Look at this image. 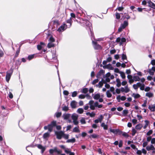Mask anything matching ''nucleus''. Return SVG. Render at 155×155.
<instances>
[{"label":"nucleus","mask_w":155,"mask_h":155,"mask_svg":"<svg viewBox=\"0 0 155 155\" xmlns=\"http://www.w3.org/2000/svg\"><path fill=\"white\" fill-rule=\"evenodd\" d=\"M37 147L39 149H41V153H43L44 152L45 150V148L40 144H38L37 145Z\"/></svg>","instance_id":"f3484780"},{"label":"nucleus","mask_w":155,"mask_h":155,"mask_svg":"<svg viewBox=\"0 0 155 155\" xmlns=\"http://www.w3.org/2000/svg\"><path fill=\"white\" fill-rule=\"evenodd\" d=\"M103 83H103V81L102 80V81H100L98 84H97L96 85V86L97 87H98L99 88H101L103 85Z\"/></svg>","instance_id":"aec40b11"},{"label":"nucleus","mask_w":155,"mask_h":155,"mask_svg":"<svg viewBox=\"0 0 155 155\" xmlns=\"http://www.w3.org/2000/svg\"><path fill=\"white\" fill-rule=\"evenodd\" d=\"M77 112L80 114H81L84 112V110L82 108H79L77 110Z\"/></svg>","instance_id":"473e14b6"},{"label":"nucleus","mask_w":155,"mask_h":155,"mask_svg":"<svg viewBox=\"0 0 155 155\" xmlns=\"http://www.w3.org/2000/svg\"><path fill=\"white\" fill-rule=\"evenodd\" d=\"M93 98L95 100H98L100 97V94H92Z\"/></svg>","instance_id":"f8f14e48"},{"label":"nucleus","mask_w":155,"mask_h":155,"mask_svg":"<svg viewBox=\"0 0 155 155\" xmlns=\"http://www.w3.org/2000/svg\"><path fill=\"white\" fill-rule=\"evenodd\" d=\"M126 41V39L124 38H122L121 39L120 38H117L116 40V42H120V45H122L123 43L125 42Z\"/></svg>","instance_id":"0eeeda50"},{"label":"nucleus","mask_w":155,"mask_h":155,"mask_svg":"<svg viewBox=\"0 0 155 155\" xmlns=\"http://www.w3.org/2000/svg\"><path fill=\"white\" fill-rule=\"evenodd\" d=\"M128 113V110H124L123 111V115L124 117L126 116Z\"/></svg>","instance_id":"2f4dec72"},{"label":"nucleus","mask_w":155,"mask_h":155,"mask_svg":"<svg viewBox=\"0 0 155 155\" xmlns=\"http://www.w3.org/2000/svg\"><path fill=\"white\" fill-rule=\"evenodd\" d=\"M133 80L135 81H140V79L139 76H135L133 77Z\"/></svg>","instance_id":"bb28decb"},{"label":"nucleus","mask_w":155,"mask_h":155,"mask_svg":"<svg viewBox=\"0 0 155 155\" xmlns=\"http://www.w3.org/2000/svg\"><path fill=\"white\" fill-rule=\"evenodd\" d=\"M50 135L49 133L47 132L45 133L43 135V137L44 139H45L48 137Z\"/></svg>","instance_id":"7c9ffc66"},{"label":"nucleus","mask_w":155,"mask_h":155,"mask_svg":"<svg viewBox=\"0 0 155 155\" xmlns=\"http://www.w3.org/2000/svg\"><path fill=\"white\" fill-rule=\"evenodd\" d=\"M62 110L64 111H67L68 110V106H64L62 107Z\"/></svg>","instance_id":"de8ad7c7"},{"label":"nucleus","mask_w":155,"mask_h":155,"mask_svg":"<svg viewBox=\"0 0 155 155\" xmlns=\"http://www.w3.org/2000/svg\"><path fill=\"white\" fill-rule=\"evenodd\" d=\"M55 134L57 136V138L58 139H61L63 136V132L60 131L59 132H55Z\"/></svg>","instance_id":"6e6552de"},{"label":"nucleus","mask_w":155,"mask_h":155,"mask_svg":"<svg viewBox=\"0 0 155 155\" xmlns=\"http://www.w3.org/2000/svg\"><path fill=\"white\" fill-rule=\"evenodd\" d=\"M45 45V44L42 42H41L40 45H37V48L38 50H40L42 48H43Z\"/></svg>","instance_id":"dca6fc26"},{"label":"nucleus","mask_w":155,"mask_h":155,"mask_svg":"<svg viewBox=\"0 0 155 155\" xmlns=\"http://www.w3.org/2000/svg\"><path fill=\"white\" fill-rule=\"evenodd\" d=\"M78 115L75 114H72L71 116V118L73 120V122L74 124L77 125L78 124Z\"/></svg>","instance_id":"f03ea898"},{"label":"nucleus","mask_w":155,"mask_h":155,"mask_svg":"<svg viewBox=\"0 0 155 155\" xmlns=\"http://www.w3.org/2000/svg\"><path fill=\"white\" fill-rule=\"evenodd\" d=\"M152 139V137L151 136H148L147 138V142L150 141Z\"/></svg>","instance_id":"680f3d73"},{"label":"nucleus","mask_w":155,"mask_h":155,"mask_svg":"<svg viewBox=\"0 0 155 155\" xmlns=\"http://www.w3.org/2000/svg\"><path fill=\"white\" fill-rule=\"evenodd\" d=\"M72 20L71 18L67 21V23L69 24V27L71 26L72 24Z\"/></svg>","instance_id":"e433bc0d"},{"label":"nucleus","mask_w":155,"mask_h":155,"mask_svg":"<svg viewBox=\"0 0 155 155\" xmlns=\"http://www.w3.org/2000/svg\"><path fill=\"white\" fill-rule=\"evenodd\" d=\"M101 126L103 127L104 130H107L108 129V126L107 124H105L104 122L102 123L101 124Z\"/></svg>","instance_id":"4be33fe9"},{"label":"nucleus","mask_w":155,"mask_h":155,"mask_svg":"<svg viewBox=\"0 0 155 155\" xmlns=\"http://www.w3.org/2000/svg\"><path fill=\"white\" fill-rule=\"evenodd\" d=\"M12 73L13 70L12 69H11L9 71L6 72V75L5 78L6 81L7 82H8L9 81Z\"/></svg>","instance_id":"7ed1b4c3"},{"label":"nucleus","mask_w":155,"mask_h":155,"mask_svg":"<svg viewBox=\"0 0 155 155\" xmlns=\"http://www.w3.org/2000/svg\"><path fill=\"white\" fill-rule=\"evenodd\" d=\"M140 82H138L136 84H134L133 85V87L134 88L135 90L137 89L138 87L140 86Z\"/></svg>","instance_id":"6ab92c4d"},{"label":"nucleus","mask_w":155,"mask_h":155,"mask_svg":"<svg viewBox=\"0 0 155 155\" xmlns=\"http://www.w3.org/2000/svg\"><path fill=\"white\" fill-rule=\"evenodd\" d=\"M153 132V131L152 130H149L146 134L147 136H149L151 135Z\"/></svg>","instance_id":"8fccbe9b"},{"label":"nucleus","mask_w":155,"mask_h":155,"mask_svg":"<svg viewBox=\"0 0 155 155\" xmlns=\"http://www.w3.org/2000/svg\"><path fill=\"white\" fill-rule=\"evenodd\" d=\"M136 150H137V151L136 152V153L137 154L139 155H141L142 153V152L141 150H138L137 148L136 149Z\"/></svg>","instance_id":"49530a36"},{"label":"nucleus","mask_w":155,"mask_h":155,"mask_svg":"<svg viewBox=\"0 0 155 155\" xmlns=\"http://www.w3.org/2000/svg\"><path fill=\"white\" fill-rule=\"evenodd\" d=\"M116 18L117 19H119L120 18V16L119 13H117L116 14Z\"/></svg>","instance_id":"e2e57ef3"},{"label":"nucleus","mask_w":155,"mask_h":155,"mask_svg":"<svg viewBox=\"0 0 155 155\" xmlns=\"http://www.w3.org/2000/svg\"><path fill=\"white\" fill-rule=\"evenodd\" d=\"M54 24H56L57 25H59L60 23L57 20H55L54 21Z\"/></svg>","instance_id":"052dcab7"},{"label":"nucleus","mask_w":155,"mask_h":155,"mask_svg":"<svg viewBox=\"0 0 155 155\" xmlns=\"http://www.w3.org/2000/svg\"><path fill=\"white\" fill-rule=\"evenodd\" d=\"M147 3L148 4V5L149 6L151 7L153 9H155V5L150 1H148Z\"/></svg>","instance_id":"2eb2a0df"},{"label":"nucleus","mask_w":155,"mask_h":155,"mask_svg":"<svg viewBox=\"0 0 155 155\" xmlns=\"http://www.w3.org/2000/svg\"><path fill=\"white\" fill-rule=\"evenodd\" d=\"M154 71L152 69V68L149 69L148 72L151 75H153L154 74Z\"/></svg>","instance_id":"f704fd0d"},{"label":"nucleus","mask_w":155,"mask_h":155,"mask_svg":"<svg viewBox=\"0 0 155 155\" xmlns=\"http://www.w3.org/2000/svg\"><path fill=\"white\" fill-rule=\"evenodd\" d=\"M104 116H103V115H101L100 116V117L98 118L100 123H101V122Z\"/></svg>","instance_id":"c03bdc74"},{"label":"nucleus","mask_w":155,"mask_h":155,"mask_svg":"<svg viewBox=\"0 0 155 155\" xmlns=\"http://www.w3.org/2000/svg\"><path fill=\"white\" fill-rule=\"evenodd\" d=\"M93 43L94 44V46L95 49H100L101 48V46L98 44H97L96 42L93 41Z\"/></svg>","instance_id":"ddd939ff"},{"label":"nucleus","mask_w":155,"mask_h":155,"mask_svg":"<svg viewBox=\"0 0 155 155\" xmlns=\"http://www.w3.org/2000/svg\"><path fill=\"white\" fill-rule=\"evenodd\" d=\"M69 135L67 134H65L63 132V135L62 137H63L64 139H68L69 137Z\"/></svg>","instance_id":"79ce46f5"},{"label":"nucleus","mask_w":155,"mask_h":155,"mask_svg":"<svg viewBox=\"0 0 155 155\" xmlns=\"http://www.w3.org/2000/svg\"><path fill=\"white\" fill-rule=\"evenodd\" d=\"M121 91L122 92L127 93L130 91V90L128 87V86L127 85L124 87H121Z\"/></svg>","instance_id":"9d476101"},{"label":"nucleus","mask_w":155,"mask_h":155,"mask_svg":"<svg viewBox=\"0 0 155 155\" xmlns=\"http://www.w3.org/2000/svg\"><path fill=\"white\" fill-rule=\"evenodd\" d=\"M50 124L53 126V127L55 126L56 125V121H52Z\"/></svg>","instance_id":"4d7b16f0"},{"label":"nucleus","mask_w":155,"mask_h":155,"mask_svg":"<svg viewBox=\"0 0 155 155\" xmlns=\"http://www.w3.org/2000/svg\"><path fill=\"white\" fill-rule=\"evenodd\" d=\"M78 94V92L76 91H74L72 93V97H76Z\"/></svg>","instance_id":"37998d69"},{"label":"nucleus","mask_w":155,"mask_h":155,"mask_svg":"<svg viewBox=\"0 0 155 155\" xmlns=\"http://www.w3.org/2000/svg\"><path fill=\"white\" fill-rule=\"evenodd\" d=\"M103 83L104 84H106V82H109L110 81V79L108 77H106L105 80H103Z\"/></svg>","instance_id":"58836bf2"},{"label":"nucleus","mask_w":155,"mask_h":155,"mask_svg":"<svg viewBox=\"0 0 155 155\" xmlns=\"http://www.w3.org/2000/svg\"><path fill=\"white\" fill-rule=\"evenodd\" d=\"M54 46V44L52 43H49L48 44V47L49 48L53 47Z\"/></svg>","instance_id":"ea45409f"},{"label":"nucleus","mask_w":155,"mask_h":155,"mask_svg":"<svg viewBox=\"0 0 155 155\" xmlns=\"http://www.w3.org/2000/svg\"><path fill=\"white\" fill-rule=\"evenodd\" d=\"M146 149L148 151L152 150L153 153L155 152V148L152 144L147 146L146 147Z\"/></svg>","instance_id":"1a4fd4ad"},{"label":"nucleus","mask_w":155,"mask_h":155,"mask_svg":"<svg viewBox=\"0 0 155 155\" xmlns=\"http://www.w3.org/2000/svg\"><path fill=\"white\" fill-rule=\"evenodd\" d=\"M132 96L135 99L139 98L140 97V96L139 94L135 93H133L132 94Z\"/></svg>","instance_id":"b1692460"},{"label":"nucleus","mask_w":155,"mask_h":155,"mask_svg":"<svg viewBox=\"0 0 155 155\" xmlns=\"http://www.w3.org/2000/svg\"><path fill=\"white\" fill-rule=\"evenodd\" d=\"M123 141L122 140H120L119 141V147H122L123 146Z\"/></svg>","instance_id":"6e6d98bb"},{"label":"nucleus","mask_w":155,"mask_h":155,"mask_svg":"<svg viewBox=\"0 0 155 155\" xmlns=\"http://www.w3.org/2000/svg\"><path fill=\"white\" fill-rule=\"evenodd\" d=\"M145 96L150 98L153 97V94L151 92H147Z\"/></svg>","instance_id":"a878e982"},{"label":"nucleus","mask_w":155,"mask_h":155,"mask_svg":"<svg viewBox=\"0 0 155 155\" xmlns=\"http://www.w3.org/2000/svg\"><path fill=\"white\" fill-rule=\"evenodd\" d=\"M116 99L117 101L120 102L121 101H125L126 99V97L125 96H121L120 95H118L117 96Z\"/></svg>","instance_id":"9b49d317"},{"label":"nucleus","mask_w":155,"mask_h":155,"mask_svg":"<svg viewBox=\"0 0 155 155\" xmlns=\"http://www.w3.org/2000/svg\"><path fill=\"white\" fill-rule=\"evenodd\" d=\"M80 122L82 124H85L86 121L85 119L84 118H82L80 120Z\"/></svg>","instance_id":"864d4df0"},{"label":"nucleus","mask_w":155,"mask_h":155,"mask_svg":"<svg viewBox=\"0 0 155 155\" xmlns=\"http://www.w3.org/2000/svg\"><path fill=\"white\" fill-rule=\"evenodd\" d=\"M73 132H80V131L78 129V127H75L74 128V129L73 130Z\"/></svg>","instance_id":"72a5a7b5"},{"label":"nucleus","mask_w":155,"mask_h":155,"mask_svg":"<svg viewBox=\"0 0 155 155\" xmlns=\"http://www.w3.org/2000/svg\"><path fill=\"white\" fill-rule=\"evenodd\" d=\"M116 81L117 83V86L118 87H119L121 85V82L119 78H117Z\"/></svg>","instance_id":"cd10ccee"},{"label":"nucleus","mask_w":155,"mask_h":155,"mask_svg":"<svg viewBox=\"0 0 155 155\" xmlns=\"http://www.w3.org/2000/svg\"><path fill=\"white\" fill-rule=\"evenodd\" d=\"M49 41L51 42H54V41L55 40L54 38L52 37H51L49 38Z\"/></svg>","instance_id":"69168bd1"},{"label":"nucleus","mask_w":155,"mask_h":155,"mask_svg":"<svg viewBox=\"0 0 155 155\" xmlns=\"http://www.w3.org/2000/svg\"><path fill=\"white\" fill-rule=\"evenodd\" d=\"M34 55L32 54L31 55H29L28 57V59L29 60H30L34 58Z\"/></svg>","instance_id":"3c124183"},{"label":"nucleus","mask_w":155,"mask_h":155,"mask_svg":"<svg viewBox=\"0 0 155 155\" xmlns=\"http://www.w3.org/2000/svg\"><path fill=\"white\" fill-rule=\"evenodd\" d=\"M128 25L127 21H124L123 24H122L118 29V31L120 32L123 29H124Z\"/></svg>","instance_id":"39448f33"},{"label":"nucleus","mask_w":155,"mask_h":155,"mask_svg":"<svg viewBox=\"0 0 155 155\" xmlns=\"http://www.w3.org/2000/svg\"><path fill=\"white\" fill-rule=\"evenodd\" d=\"M148 108L152 112L155 111V105L154 104L150 105L149 106Z\"/></svg>","instance_id":"4468645a"},{"label":"nucleus","mask_w":155,"mask_h":155,"mask_svg":"<svg viewBox=\"0 0 155 155\" xmlns=\"http://www.w3.org/2000/svg\"><path fill=\"white\" fill-rule=\"evenodd\" d=\"M148 144V142L147 141H145L143 143V147H145L146 146L147 147Z\"/></svg>","instance_id":"13d9d810"},{"label":"nucleus","mask_w":155,"mask_h":155,"mask_svg":"<svg viewBox=\"0 0 155 155\" xmlns=\"http://www.w3.org/2000/svg\"><path fill=\"white\" fill-rule=\"evenodd\" d=\"M132 135L133 136H134L135 135V134L136 133L137 130H136L135 129L133 128L132 129Z\"/></svg>","instance_id":"a18cd8bd"},{"label":"nucleus","mask_w":155,"mask_h":155,"mask_svg":"<svg viewBox=\"0 0 155 155\" xmlns=\"http://www.w3.org/2000/svg\"><path fill=\"white\" fill-rule=\"evenodd\" d=\"M115 91L117 93L119 94L120 93V92H121V88L120 89L117 88L115 90Z\"/></svg>","instance_id":"bf43d9fd"},{"label":"nucleus","mask_w":155,"mask_h":155,"mask_svg":"<svg viewBox=\"0 0 155 155\" xmlns=\"http://www.w3.org/2000/svg\"><path fill=\"white\" fill-rule=\"evenodd\" d=\"M147 100H144V101L142 105V107H145L147 105Z\"/></svg>","instance_id":"5fc2aeb1"},{"label":"nucleus","mask_w":155,"mask_h":155,"mask_svg":"<svg viewBox=\"0 0 155 155\" xmlns=\"http://www.w3.org/2000/svg\"><path fill=\"white\" fill-rule=\"evenodd\" d=\"M55 115L57 117H59L61 115V112H57L55 113Z\"/></svg>","instance_id":"603ef678"},{"label":"nucleus","mask_w":155,"mask_h":155,"mask_svg":"<svg viewBox=\"0 0 155 155\" xmlns=\"http://www.w3.org/2000/svg\"><path fill=\"white\" fill-rule=\"evenodd\" d=\"M67 28V25L65 24H63L61 25L57 29V31L60 33L63 32Z\"/></svg>","instance_id":"423d86ee"},{"label":"nucleus","mask_w":155,"mask_h":155,"mask_svg":"<svg viewBox=\"0 0 155 155\" xmlns=\"http://www.w3.org/2000/svg\"><path fill=\"white\" fill-rule=\"evenodd\" d=\"M90 106V108L91 110H94L95 107H97L99 108H102L103 105L102 104H100L97 101L94 102L93 100L90 101L88 103Z\"/></svg>","instance_id":"f257e3e1"},{"label":"nucleus","mask_w":155,"mask_h":155,"mask_svg":"<svg viewBox=\"0 0 155 155\" xmlns=\"http://www.w3.org/2000/svg\"><path fill=\"white\" fill-rule=\"evenodd\" d=\"M140 89L141 90L143 91L144 90L145 85L143 84H141L140 83Z\"/></svg>","instance_id":"4c0bfd02"},{"label":"nucleus","mask_w":155,"mask_h":155,"mask_svg":"<svg viewBox=\"0 0 155 155\" xmlns=\"http://www.w3.org/2000/svg\"><path fill=\"white\" fill-rule=\"evenodd\" d=\"M151 143L152 144H155V138H152L151 141Z\"/></svg>","instance_id":"338daca9"},{"label":"nucleus","mask_w":155,"mask_h":155,"mask_svg":"<svg viewBox=\"0 0 155 155\" xmlns=\"http://www.w3.org/2000/svg\"><path fill=\"white\" fill-rule=\"evenodd\" d=\"M120 74L121 77L123 79H125V78L126 76L124 73L123 72L120 71Z\"/></svg>","instance_id":"c9c22d12"},{"label":"nucleus","mask_w":155,"mask_h":155,"mask_svg":"<svg viewBox=\"0 0 155 155\" xmlns=\"http://www.w3.org/2000/svg\"><path fill=\"white\" fill-rule=\"evenodd\" d=\"M71 116V114H64L63 115V117L65 120H67L69 119Z\"/></svg>","instance_id":"a211bd4d"},{"label":"nucleus","mask_w":155,"mask_h":155,"mask_svg":"<svg viewBox=\"0 0 155 155\" xmlns=\"http://www.w3.org/2000/svg\"><path fill=\"white\" fill-rule=\"evenodd\" d=\"M118 130L117 129H110V131L114 134L117 133L118 132Z\"/></svg>","instance_id":"c85d7f7f"},{"label":"nucleus","mask_w":155,"mask_h":155,"mask_svg":"<svg viewBox=\"0 0 155 155\" xmlns=\"http://www.w3.org/2000/svg\"><path fill=\"white\" fill-rule=\"evenodd\" d=\"M143 126L141 124H139L136 126L135 127V129L140 130L142 127Z\"/></svg>","instance_id":"412c9836"},{"label":"nucleus","mask_w":155,"mask_h":155,"mask_svg":"<svg viewBox=\"0 0 155 155\" xmlns=\"http://www.w3.org/2000/svg\"><path fill=\"white\" fill-rule=\"evenodd\" d=\"M48 130L50 132H51L52 130L53 127L51 126L50 124L48 125Z\"/></svg>","instance_id":"a19ab883"},{"label":"nucleus","mask_w":155,"mask_h":155,"mask_svg":"<svg viewBox=\"0 0 155 155\" xmlns=\"http://www.w3.org/2000/svg\"><path fill=\"white\" fill-rule=\"evenodd\" d=\"M106 95L107 97H110L112 96V94L110 92V91L107 90L106 92Z\"/></svg>","instance_id":"c756f323"},{"label":"nucleus","mask_w":155,"mask_h":155,"mask_svg":"<svg viewBox=\"0 0 155 155\" xmlns=\"http://www.w3.org/2000/svg\"><path fill=\"white\" fill-rule=\"evenodd\" d=\"M150 64L153 65H155V60L153 59L151 61Z\"/></svg>","instance_id":"774afa93"},{"label":"nucleus","mask_w":155,"mask_h":155,"mask_svg":"<svg viewBox=\"0 0 155 155\" xmlns=\"http://www.w3.org/2000/svg\"><path fill=\"white\" fill-rule=\"evenodd\" d=\"M75 140H75V138H73L71 139L68 140L66 141V142L68 143H74L75 142Z\"/></svg>","instance_id":"393cba45"},{"label":"nucleus","mask_w":155,"mask_h":155,"mask_svg":"<svg viewBox=\"0 0 155 155\" xmlns=\"http://www.w3.org/2000/svg\"><path fill=\"white\" fill-rule=\"evenodd\" d=\"M84 25H85L87 26L86 28L87 29L91 31V28H92L91 24L90 22L87 20H84L83 22Z\"/></svg>","instance_id":"20e7f679"},{"label":"nucleus","mask_w":155,"mask_h":155,"mask_svg":"<svg viewBox=\"0 0 155 155\" xmlns=\"http://www.w3.org/2000/svg\"><path fill=\"white\" fill-rule=\"evenodd\" d=\"M71 107L73 108L76 107V102L75 101H73L71 102Z\"/></svg>","instance_id":"5701e85b"},{"label":"nucleus","mask_w":155,"mask_h":155,"mask_svg":"<svg viewBox=\"0 0 155 155\" xmlns=\"http://www.w3.org/2000/svg\"><path fill=\"white\" fill-rule=\"evenodd\" d=\"M88 91V89L87 88H84L82 89V92L84 94H86Z\"/></svg>","instance_id":"09e8293b"},{"label":"nucleus","mask_w":155,"mask_h":155,"mask_svg":"<svg viewBox=\"0 0 155 155\" xmlns=\"http://www.w3.org/2000/svg\"><path fill=\"white\" fill-rule=\"evenodd\" d=\"M85 97V96L83 94H81L79 95L78 97L80 99H84Z\"/></svg>","instance_id":"0e129e2a"}]
</instances>
